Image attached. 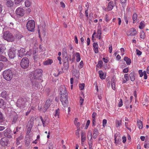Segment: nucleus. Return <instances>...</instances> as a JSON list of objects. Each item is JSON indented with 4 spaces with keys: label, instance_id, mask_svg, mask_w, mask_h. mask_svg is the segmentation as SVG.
I'll return each mask as SVG.
<instances>
[{
    "label": "nucleus",
    "instance_id": "39448f33",
    "mask_svg": "<svg viewBox=\"0 0 149 149\" xmlns=\"http://www.w3.org/2000/svg\"><path fill=\"white\" fill-rule=\"evenodd\" d=\"M27 30L31 32L34 31L35 27V22L34 20H30L27 23L26 25Z\"/></svg>",
    "mask_w": 149,
    "mask_h": 149
},
{
    "label": "nucleus",
    "instance_id": "de8ad7c7",
    "mask_svg": "<svg viewBox=\"0 0 149 149\" xmlns=\"http://www.w3.org/2000/svg\"><path fill=\"white\" fill-rule=\"evenodd\" d=\"M23 0H15V3L16 4H18Z\"/></svg>",
    "mask_w": 149,
    "mask_h": 149
},
{
    "label": "nucleus",
    "instance_id": "b1692460",
    "mask_svg": "<svg viewBox=\"0 0 149 149\" xmlns=\"http://www.w3.org/2000/svg\"><path fill=\"white\" fill-rule=\"evenodd\" d=\"M6 4L7 6L11 7L13 5L14 3L11 0H7Z\"/></svg>",
    "mask_w": 149,
    "mask_h": 149
},
{
    "label": "nucleus",
    "instance_id": "7c9ffc66",
    "mask_svg": "<svg viewBox=\"0 0 149 149\" xmlns=\"http://www.w3.org/2000/svg\"><path fill=\"white\" fill-rule=\"evenodd\" d=\"M53 62V60L52 59H48L44 62V65H45L51 64Z\"/></svg>",
    "mask_w": 149,
    "mask_h": 149
},
{
    "label": "nucleus",
    "instance_id": "2eb2a0df",
    "mask_svg": "<svg viewBox=\"0 0 149 149\" xmlns=\"http://www.w3.org/2000/svg\"><path fill=\"white\" fill-rule=\"evenodd\" d=\"M11 133L12 131L9 129H6L5 130L4 135L6 137L10 138L12 137Z\"/></svg>",
    "mask_w": 149,
    "mask_h": 149
},
{
    "label": "nucleus",
    "instance_id": "c85d7f7f",
    "mask_svg": "<svg viewBox=\"0 0 149 149\" xmlns=\"http://www.w3.org/2000/svg\"><path fill=\"white\" fill-rule=\"evenodd\" d=\"M131 102V101L127 99H125V104L126 106V109H127L129 108L128 106Z\"/></svg>",
    "mask_w": 149,
    "mask_h": 149
},
{
    "label": "nucleus",
    "instance_id": "338daca9",
    "mask_svg": "<svg viewBox=\"0 0 149 149\" xmlns=\"http://www.w3.org/2000/svg\"><path fill=\"white\" fill-rule=\"evenodd\" d=\"M74 40L75 41V43L77 44L78 43V40L77 39V37L76 36H74Z\"/></svg>",
    "mask_w": 149,
    "mask_h": 149
},
{
    "label": "nucleus",
    "instance_id": "680f3d73",
    "mask_svg": "<svg viewBox=\"0 0 149 149\" xmlns=\"http://www.w3.org/2000/svg\"><path fill=\"white\" fill-rule=\"evenodd\" d=\"M123 142V143H125L126 141V137L125 136H123L122 137Z\"/></svg>",
    "mask_w": 149,
    "mask_h": 149
},
{
    "label": "nucleus",
    "instance_id": "6e6552de",
    "mask_svg": "<svg viewBox=\"0 0 149 149\" xmlns=\"http://www.w3.org/2000/svg\"><path fill=\"white\" fill-rule=\"evenodd\" d=\"M16 49L14 48H11L8 51V55L10 58L12 59L14 58L16 56Z\"/></svg>",
    "mask_w": 149,
    "mask_h": 149
},
{
    "label": "nucleus",
    "instance_id": "473e14b6",
    "mask_svg": "<svg viewBox=\"0 0 149 149\" xmlns=\"http://www.w3.org/2000/svg\"><path fill=\"white\" fill-rule=\"evenodd\" d=\"M76 55L77 57L76 61L77 62H78L80 61L81 59L80 54L78 52H76Z\"/></svg>",
    "mask_w": 149,
    "mask_h": 149
},
{
    "label": "nucleus",
    "instance_id": "f3484780",
    "mask_svg": "<svg viewBox=\"0 0 149 149\" xmlns=\"http://www.w3.org/2000/svg\"><path fill=\"white\" fill-rule=\"evenodd\" d=\"M25 49L22 48L18 51V56L21 58L22 57L26 54Z\"/></svg>",
    "mask_w": 149,
    "mask_h": 149
},
{
    "label": "nucleus",
    "instance_id": "20e7f679",
    "mask_svg": "<svg viewBox=\"0 0 149 149\" xmlns=\"http://www.w3.org/2000/svg\"><path fill=\"white\" fill-rule=\"evenodd\" d=\"M3 38L4 40L8 42H12L15 39L13 34L8 31H6L4 32Z\"/></svg>",
    "mask_w": 149,
    "mask_h": 149
},
{
    "label": "nucleus",
    "instance_id": "0eeeda50",
    "mask_svg": "<svg viewBox=\"0 0 149 149\" xmlns=\"http://www.w3.org/2000/svg\"><path fill=\"white\" fill-rule=\"evenodd\" d=\"M27 100L25 98H21L18 99L17 102V106L19 107L25 106Z\"/></svg>",
    "mask_w": 149,
    "mask_h": 149
},
{
    "label": "nucleus",
    "instance_id": "72a5a7b5",
    "mask_svg": "<svg viewBox=\"0 0 149 149\" xmlns=\"http://www.w3.org/2000/svg\"><path fill=\"white\" fill-rule=\"evenodd\" d=\"M78 119L77 118H75V120L74 121V124L77 126V127H79L80 126V123L79 122L78 123L77 120Z\"/></svg>",
    "mask_w": 149,
    "mask_h": 149
},
{
    "label": "nucleus",
    "instance_id": "79ce46f5",
    "mask_svg": "<svg viewBox=\"0 0 149 149\" xmlns=\"http://www.w3.org/2000/svg\"><path fill=\"white\" fill-rule=\"evenodd\" d=\"M144 27V25L143 23L142 22H141L140 23V25L139 26V28L140 29H143Z\"/></svg>",
    "mask_w": 149,
    "mask_h": 149
},
{
    "label": "nucleus",
    "instance_id": "c756f323",
    "mask_svg": "<svg viewBox=\"0 0 149 149\" xmlns=\"http://www.w3.org/2000/svg\"><path fill=\"white\" fill-rule=\"evenodd\" d=\"M63 52L62 54L63 55V58H67L68 56L67 52L65 49H63Z\"/></svg>",
    "mask_w": 149,
    "mask_h": 149
},
{
    "label": "nucleus",
    "instance_id": "a18cd8bd",
    "mask_svg": "<svg viewBox=\"0 0 149 149\" xmlns=\"http://www.w3.org/2000/svg\"><path fill=\"white\" fill-rule=\"evenodd\" d=\"M79 129H77V130H76L75 134L78 137H79Z\"/></svg>",
    "mask_w": 149,
    "mask_h": 149
},
{
    "label": "nucleus",
    "instance_id": "f704fd0d",
    "mask_svg": "<svg viewBox=\"0 0 149 149\" xmlns=\"http://www.w3.org/2000/svg\"><path fill=\"white\" fill-rule=\"evenodd\" d=\"M1 61L6 62L7 61V59L4 56L1 55L0 56V61Z\"/></svg>",
    "mask_w": 149,
    "mask_h": 149
},
{
    "label": "nucleus",
    "instance_id": "6e6d98bb",
    "mask_svg": "<svg viewBox=\"0 0 149 149\" xmlns=\"http://www.w3.org/2000/svg\"><path fill=\"white\" fill-rule=\"evenodd\" d=\"M83 61H81L79 63V68H81L83 67Z\"/></svg>",
    "mask_w": 149,
    "mask_h": 149
},
{
    "label": "nucleus",
    "instance_id": "7ed1b4c3",
    "mask_svg": "<svg viewBox=\"0 0 149 149\" xmlns=\"http://www.w3.org/2000/svg\"><path fill=\"white\" fill-rule=\"evenodd\" d=\"M13 71L10 69L5 70L3 72V78L7 81L10 80L13 78Z\"/></svg>",
    "mask_w": 149,
    "mask_h": 149
},
{
    "label": "nucleus",
    "instance_id": "3c124183",
    "mask_svg": "<svg viewBox=\"0 0 149 149\" xmlns=\"http://www.w3.org/2000/svg\"><path fill=\"white\" fill-rule=\"evenodd\" d=\"M136 54L137 55L139 56L141 54L142 52L138 50L137 49H136Z\"/></svg>",
    "mask_w": 149,
    "mask_h": 149
},
{
    "label": "nucleus",
    "instance_id": "e2e57ef3",
    "mask_svg": "<svg viewBox=\"0 0 149 149\" xmlns=\"http://www.w3.org/2000/svg\"><path fill=\"white\" fill-rule=\"evenodd\" d=\"M124 18L125 20V22L127 24H128V20L127 19V17L125 15H124Z\"/></svg>",
    "mask_w": 149,
    "mask_h": 149
},
{
    "label": "nucleus",
    "instance_id": "c9c22d12",
    "mask_svg": "<svg viewBox=\"0 0 149 149\" xmlns=\"http://www.w3.org/2000/svg\"><path fill=\"white\" fill-rule=\"evenodd\" d=\"M103 64V63L102 61H98V64L96 65V67L98 68H101Z\"/></svg>",
    "mask_w": 149,
    "mask_h": 149
},
{
    "label": "nucleus",
    "instance_id": "a211bd4d",
    "mask_svg": "<svg viewBox=\"0 0 149 149\" xmlns=\"http://www.w3.org/2000/svg\"><path fill=\"white\" fill-rule=\"evenodd\" d=\"M1 95V97L6 100H8L9 98L8 94H7L6 91H5L2 92Z\"/></svg>",
    "mask_w": 149,
    "mask_h": 149
},
{
    "label": "nucleus",
    "instance_id": "09e8293b",
    "mask_svg": "<svg viewBox=\"0 0 149 149\" xmlns=\"http://www.w3.org/2000/svg\"><path fill=\"white\" fill-rule=\"evenodd\" d=\"M123 101L121 99H120V101L119 102L118 106L119 107H121L123 105Z\"/></svg>",
    "mask_w": 149,
    "mask_h": 149
},
{
    "label": "nucleus",
    "instance_id": "9d476101",
    "mask_svg": "<svg viewBox=\"0 0 149 149\" xmlns=\"http://www.w3.org/2000/svg\"><path fill=\"white\" fill-rule=\"evenodd\" d=\"M68 59L70 60H71V57L67 58H64L63 59V66L66 70H68L69 68Z\"/></svg>",
    "mask_w": 149,
    "mask_h": 149
},
{
    "label": "nucleus",
    "instance_id": "052dcab7",
    "mask_svg": "<svg viewBox=\"0 0 149 149\" xmlns=\"http://www.w3.org/2000/svg\"><path fill=\"white\" fill-rule=\"evenodd\" d=\"M107 123V120L106 119H104L103 120V126L104 127V125H105Z\"/></svg>",
    "mask_w": 149,
    "mask_h": 149
},
{
    "label": "nucleus",
    "instance_id": "58836bf2",
    "mask_svg": "<svg viewBox=\"0 0 149 149\" xmlns=\"http://www.w3.org/2000/svg\"><path fill=\"white\" fill-rule=\"evenodd\" d=\"M25 6L26 7H29L31 5V3L30 1H25Z\"/></svg>",
    "mask_w": 149,
    "mask_h": 149
},
{
    "label": "nucleus",
    "instance_id": "13d9d810",
    "mask_svg": "<svg viewBox=\"0 0 149 149\" xmlns=\"http://www.w3.org/2000/svg\"><path fill=\"white\" fill-rule=\"evenodd\" d=\"M80 103L81 105H82L83 104L84 101V99H82L81 97H80Z\"/></svg>",
    "mask_w": 149,
    "mask_h": 149
},
{
    "label": "nucleus",
    "instance_id": "aec40b11",
    "mask_svg": "<svg viewBox=\"0 0 149 149\" xmlns=\"http://www.w3.org/2000/svg\"><path fill=\"white\" fill-rule=\"evenodd\" d=\"M113 1H111L109 3L108 5L107 9L108 11H110L113 9Z\"/></svg>",
    "mask_w": 149,
    "mask_h": 149
},
{
    "label": "nucleus",
    "instance_id": "f03ea898",
    "mask_svg": "<svg viewBox=\"0 0 149 149\" xmlns=\"http://www.w3.org/2000/svg\"><path fill=\"white\" fill-rule=\"evenodd\" d=\"M42 70L40 69H36L30 74L31 79H38L42 77Z\"/></svg>",
    "mask_w": 149,
    "mask_h": 149
},
{
    "label": "nucleus",
    "instance_id": "864d4df0",
    "mask_svg": "<svg viewBox=\"0 0 149 149\" xmlns=\"http://www.w3.org/2000/svg\"><path fill=\"white\" fill-rule=\"evenodd\" d=\"M137 15L136 13H134L133 14L132 17L133 20H136L137 18Z\"/></svg>",
    "mask_w": 149,
    "mask_h": 149
},
{
    "label": "nucleus",
    "instance_id": "c03bdc74",
    "mask_svg": "<svg viewBox=\"0 0 149 149\" xmlns=\"http://www.w3.org/2000/svg\"><path fill=\"white\" fill-rule=\"evenodd\" d=\"M145 36V33L143 31H142L141 33V35H140L141 38L143 39L144 38Z\"/></svg>",
    "mask_w": 149,
    "mask_h": 149
},
{
    "label": "nucleus",
    "instance_id": "423d86ee",
    "mask_svg": "<svg viewBox=\"0 0 149 149\" xmlns=\"http://www.w3.org/2000/svg\"><path fill=\"white\" fill-rule=\"evenodd\" d=\"M29 60L27 58H23L20 63L21 67L23 69L27 68L29 66Z\"/></svg>",
    "mask_w": 149,
    "mask_h": 149
},
{
    "label": "nucleus",
    "instance_id": "6ab92c4d",
    "mask_svg": "<svg viewBox=\"0 0 149 149\" xmlns=\"http://www.w3.org/2000/svg\"><path fill=\"white\" fill-rule=\"evenodd\" d=\"M88 134H89V136L90 137V139L89 141L88 142V143L89 145V148L90 149H92V141L91 140L92 139L91 132V131H89Z\"/></svg>",
    "mask_w": 149,
    "mask_h": 149
},
{
    "label": "nucleus",
    "instance_id": "f257e3e1",
    "mask_svg": "<svg viewBox=\"0 0 149 149\" xmlns=\"http://www.w3.org/2000/svg\"><path fill=\"white\" fill-rule=\"evenodd\" d=\"M61 88H60V91L59 93V94L61 95L60 100L63 106L64 107H68L67 104H68V95L66 93V90L64 88V92H62L61 91Z\"/></svg>",
    "mask_w": 149,
    "mask_h": 149
},
{
    "label": "nucleus",
    "instance_id": "37998d69",
    "mask_svg": "<svg viewBox=\"0 0 149 149\" xmlns=\"http://www.w3.org/2000/svg\"><path fill=\"white\" fill-rule=\"evenodd\" d=\"M79 88L81 90H83L84 87V84H80L79 86Z\"/></svg>",
    "mask_w": 149,
    "mask_h": 149
},
{
    "label": "nucleus",
    "instance_id": "a19ab883",
    "mask_svg": "<svg viewBox=\"0 0 149 149\" xmlns=\"http://www.w3.org/2000/svg\"><path fill=\"white\" fill-rule=\"evenodd\" d=\"M121 125V121L116 120V126L117 127H118Z\"/></svg>",
    "mask_w": 149,
    "mask_h": 149
},
{
    "label": "nucleus",
    "instance_id": "5fc2aeb1",
    "mask_svg": "<svg viewBox=\"0 0 149 149\" xmlns=\"http://www.w3.org/2000/svg\"><path fill=\"white\" fill-rule=\"evenodd\" d=\"M99 132L97 129L95 128L94 129L93 134H98Z\"/></svg>",
    "mask_w": 149,
    "mask_h": 149
},
{
    "label": "nucleus",
    "instance_id": "bf43d9fd",
    "mask_svg": "<svg viewBox=\"0 0 149 149\" xmlns=\"http://www.w3.org/2000/svg\"><path fill=\"white\" fill-rule=\"evenodd\" d=\"M53 148L52 144V143H50L48 147L49 149H53Z\"/></svg>",
    "mask_w": 149,
    "mask_h": 149
},
{
    "label": "nucleus",
    "instance_id": "49530a36",
    "mask_svg": "<svg viewBox=\"0 0 149 149\" xmlns=\"http://www.w3.org/2000/svg\"><path fill=\"white\" fill-rule=\"evenodd\" d=\"M34 59L35 61H36L38 59V54L34 55L33 56Z\"/></svg>",
    "mask_w": 149,
    "mask_h": 149
},
{
    "label": "nucleus",
    "instance_id": "8fccbe9b",
    "mask_svg": "<svg viewBox=\"0 0 149 149\" xmlns=\"http://www.w3.org/2000/svg\"><path fill=\"white\" fill-rule=\"evenodd\" d=\"M128 74H125L124 75V78L126 80V81H128L129 80V78L128 76Z\"/></svg>",
    "mask_w": 149,
    "mask_h": 149
},
{
    "label": "nucleus",
    "instance_id": "412c9836",
    "mask_svg": "<svg viewBox=\"0 0 149 149\" xmlns=\"http://www.w3.org/2000/svg\"><path fill=\"white\" fill-rule=\"evenodd\" d=\"M93 46L95 52V53H97L98 52V44L97 43L95 42L93 43Z\"/></svg>",
    "mask_w": 149,
    "mask_h": 149
},
{
    "label": "nucleus",
    "instance_id": "393cba45",
    "mask_svg": "<svg viewBox=\"0 0 149 149\" xmlns=\"http://www.w3.org/2000/svg\"><path fill=\"white\" fill-rule=\"evenodd\" d=\"M5 49L4 46L2 44H0V55L4 53Z\"/></svg>",
    "mask_w": 149,
    "mask_h": 149
},
{
    "label": "nucleus",
    "instance_id": "4d7b16f0",
    "mask_svg": "<svg viewBox=\"0 0 149 149\" xmlns=\"http://www.w3.org/2000/svg\"><path fill=\"white\" fill-rule=\"evenodd\" d=\"M143 75H144V79H147V76L146 72V71H144L143 72Z\"/></svg>",
    "mask_w": 149,
    "mask_h": 149
},
{
    "label": "nucleus",
    "instance_id": "ddd939ff",
    "mask_svg": "<svg viewBox=\"0 0 149 149\" xmlns=\"http://www.w3.org/2000/svg\"><path fill=\"white\" fill-rule=\"evenodd\" d=\"M51 101L49 100H47L45 103L44 106V109H43V111L44 112H45L47 109H48L50 105V103Z\"/></svg>",
    "mask_w": 149,
    "mask_h": 149
},
{
    "label": "nucleus",
    "instance_id": "ea45409f",
    "mask_svg": "<svg viewBox=\"0 0 149 149\" xmlns=\"http://www.w3.org/2000/svg\"><path fill=\"white\" fill-rule=\"evenodd\" d=\"M59 112H60V109H59L58 108L56 111L55 114V117L58 116V117L59 114Z\"/></svg>",
    "mask_w": 149,
    "mask_h": 149
},
{
    "label": "nucleus",
    "instance_id": "dca6fc26",
    "mask_svg": "<svg viewBox=\"0 0 149 149\" xmlns=\"http://www.w3.org/2000/svg\"><path fill=\"white\" fill-rule=\"evenodd\" d=\"M1 142L2 146H6L8 143L9 140L6 138H3L1 139Z\"/></svg>",
    "mask_w": 149,
    "mask_h": 149
},
{
    "label": "nucleus",
    "instance_id": "4be33fe9",
    "mask_svg": "<svg viewBox=\"0 0 149 149\" xmlns=\"http://www.w3.org/2000/svg\"><path fill=\"white\" fill-rule=\"evenodd\" d=\"M130 77L132 81H134L135 79L134 76V72H131L130 74Z\"/></svg>",
    "mask_w": 149,
    "mask_h": 149
},
{
    "label": "nucleus",
    "instance_id": "69168bd1",
    "mask_svg": "<svg viewBox=\"0 0 149 149\" xmlns=\"http://www.w3.org/2000/svg\"><path fill=\"white\" fill-rule=\"evenodd\" d=\"M124 73H127L128 72V68H126L123 70Z\"/></svg>",
    "mask_w": 149,
    "mask_h": 149
},
{
    "label": "nucleus",
    "instance_id": "5701e85b",
    "mask_svg": "<svg viewBox=\"0 0 149 149\" xmlns=\"http://www.w3.org/2000/svg\"><path fill=\"white\" fill-rule=\"evenodd\" d=\"M136 33V31L134 29L132 28L130 31V33L129 35L130 36H134Z\"/></svg>",
    "mask_w": 149,
    "mask_h": 149
},
{
    "label": "nucleus",
    "instance_id": "e433bc0d",
    "mask_svg": "<svg viewBox=\"0 0 149 149\" xmlns=\"http://www.w3.org/2000/svg\"><path fill=\"white\" fill-rule=\"evenodd\" d=\"M4 104H5L4 100L2 99H0V108L2 107Z\"/></svg>",
    "mask_w": 149,
    "mask_h": 149
},
{
    "label": "nucleus",
    "instance_id": "2f4dec72",
    "mask_svg": "<svg viewBox=\"0 0 149 149\" xmlns=\"http://www.w3.org/2000/svg\"><path fill=\"white\" fill-rule=\"evenodd\" d=\"M137 124L138 126L139 129H142L143 128V123L142 121L140 120L138 121Z\"/></svg>",
    "mask_w": 149,
    "mask_h": 149
},
{
    "label": "nucleus",
    "instance_id": "603ef678",
    "mask_svg": "<svg viewBox=\"0 0 149 149\" xmlns=\"http://www.w3.org/2000/svg\"><path fill=\"white\" fill-rule=\"evenodd\" d=\"M139 73L140 77H142L143 76V73L142 72V70H139Z\"/></svg>",
    "mask_w": 149,
    "mask_h": 149
},
{
    "label": "nucleus",
    "instance_id": "a878e982",
    "mask_svg": "<svg viewBox=\"0 0 149 149\" xmlns=\"http://www.w3.org/2000/svg\"><path fill=\"white\" fill-rule=\"evenodd\" d=\"M124 60L125 61L127 65H130L131 62V60L127 57H125L124 58Z\"/></svg>",
    "mask_w": 149,
    "mask_h": 149
},
{
    "label": "nucleus",
    "instance_id": "4c0bfd02",
    "mask_svg": "<svg viewBox=\"0 0 149 149\" xmlns=\"http://www.w3.org/2000/svg\"><path fill=\"white\" fill-rule=\"evenodd\" d=\"M4 120L3 114L0 111V123L2 122Z\"/></svg>",
    "mask_w": 149,
    "mask_h": 149
},
{
    "label": "nucleus",
    "instance_id": "f8f14e48",
    "mask_svg": "<svg viewBox=\"0 0 149 149\" xmlns=\"http://www.w3.org/2000/svg\"><path fill=\"white\" fill-rule=\"evenodd\" d=\"M24 10L22 8H18L16 11V14L20 16H23L24 14Z\"/></svg>",
    "mask_w": 149,
    "mask_h": 149
},
{
    "label": "nucleus",
    "instance_id": "bb28decb",
    "mask_svg": "<svg viewBox=\"0 0 149 149\" xmlns=\"http://www.w3.org/2000/svg\"><path fill=\"white\" fill-rule=\"evenodd\" d=\"M102 34V32L100 30V29L98 28L97 31V36L96 37L98 38L100 40L101 38V35Z\"/></svg>",
    "mask_w": 149,
    "mask_h": 149
},
{
    "label": "nucleus",
    "instance_id": "774afa93",
    "mask_svg": "<svg viewBox=\"0 0 149 149\" xmlns=\"http://www.w3.org/2000/svg\"><path fill=\"white\" fill-rule=\"evenodd\" d=\"M60 4L61 7H62V8H64L65 7V4L63 2L61 1L60 3Z\"/></svg>",
    "mask_w": 149,
    "mask_h": 149
},
{
    "label": "nucleus",
    "instance_id": "0e129e2a",
    "mask_svg": "<svg viewBox=\"0 0 149 149\" xmlns=\"http://www.w3.org/2000/svg\"><path fill=\"white\" fill-rule=\"evenodd\" d=\"M121 140L120 139H118L116 141V143L118 144H120L121 143Z\"/></svg>",
    "mask_w": 149,
    "mask_h": 149
},
{
    "label": "nucleus",
    "instance_id": "cd10ccee",
    "mask_svg": "<svg viewBox=\"0 0 149 149\" xmlns=\"http://www.w3.org/2000/svg\"><path fill=\"white\" fill-rule=\"evenodd\" d=\"M100 75V77L101 79H104L105 78L104 76V73L102 70H99L98 72Z\"/></svg>",
    "mask_w": 149,
    "mask_h": 149
},
{
    "label": "nucleus",
    "instance_id": "9b49d317",
    "mask_svg": "<svg viewBox=\"0 0 149 149\" xmlns=\"http://www.w3.org/2000/svg\"><path fill=\"white\" fill-rule=\"evenodd\" d=\"M21 120V119L19 117L18 115L16 114L13 115V117L11 124H15L17 121H19L20 122Z\"/></svg>",
    "mask_w": 149,
    "mask_h": 149
},
{
    "label": "nucleus",
    "instance_id": "4468645a",
    "mask_svg": "<svg viewBox=\"0 0 149 149\" xmlns=\"http://www.w3.org/2000/svg\"><path fill=\"white\" fill-rule=\"evenodd\" d=\"M33 87L36 89H39L40 88V85L37 81H32Z\"/></svg>",
    "mask_w": 149,
    "mask_h": 149
},
{
    "label": "nucleus",
    "instance_id": "1a4fd4ad",
    "mask_svg": "<svg viewBox=\"0 0 149 149\" xmlns=\"http://www.w3.org/2000/svg\"><path fill=\"white\" fill-rule=\"evenodd\" d=\"M34 123V120L33 118H32L30 119V120L28 122L27 127L28 130L27 131V133H29L30 132L32 127H33V124Z\"/></svg>",
    "mask_w": 149,
    "mask_h": 149
}]
</instances>
